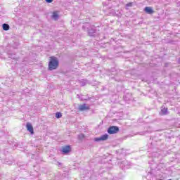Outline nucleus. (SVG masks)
Here are the masks:
<instances>
[{
	"label": "nucleus",
	"instance_id": "1",
	"mask_svg": "<svg viewBox=\"0 0 180 180\" xmlns=\"http://www.w3.org/2000/svg\"><path fill=\"white\" fill-rule=\"evenodd\" d=\"M58 59L56 57L51 56L49 63V70L53 71V70H57L58 68Z\"/></svg>",
	"mask_w": 180,
	"mask_h": 180
},
{
	"label": "nucleus",
	"instance_id": "2",
	"mask_svg": "<svg viewBox=\"0 0 180 180\" xmlns=\"http://www.w3.org/2000/svg\"><path fill=\"white\" fill-rule=\"evenodd\" d=\"M116 133H119V127L111 126L108 129V134H116Z\"/></svg>",
	"mask_w": 180,
	"mask_h": 180
},
{
	"label": "nucleus",
	"instance_id": "3",
	"mask_svg": "<svg viewBox=\"0 0 180 180\" xmlns=\"http://www.w3.org/2000/svg\"><path fill=\"white\" fill-rule=\"evenodd\" d=\"M108 137H109V135L105 134L104 135H102L100 137L94 138V141H96V142L105 141H106L107 139H108Z\"/></svg>",
	"mask_w": 180,
	"mask_h": 180
},
{
	"label": "nucleus",
	"instance_id": "4",
	"mask_svg": "<svg viewBox=\"0 0 180 180\" xmlns=\"http://www.w3.org/2000/svg\"><path fill=\"white\" fill-rule=\"evenodd\" d=\"M79 110L81 112H84V110H89V105H86V104L84 103L82 105H79Z\"/></svg>",
	"mask_w": 180,
	"mask_h": 180
},
{
	"label": "nucleus",
	"instance_id": "5",
	"mask_svg": "<svg viewBox=\"0 0 180 180\" xmlns=\"http://www.w3.org/2000/svg\"><path fill=\"white\" fill-rule=\"evenodd\" d=\"M71 151V146H66L62 148V153L63 154H68Z\"/></svg>",
	"mask_w": 180,
	"mask_h": 180
},
{
	"label": "nucleus",
	"instance_id": "6",
	"mask_svg": "<svg viewBox=\"0 0 180 180\" xmlns=\"http://www.w3.org/2000/svg\"><path fill=\"white\" fill-rule=\"evenodd\" d=\"M144 12L148 13V15H153V13H154V10L153 9V7L146 6L144 8Z\"/></svg>",
	"mask_w": 180,
	"mask_h": 180
},
{
	"label": "nucleus",
	"instance_id": "7",
	"mask_svg": "<svg viewBox=\"0 0 180 180\" xmlns=\"http://www.w3.org/2000/svg\"><path fill=\"white\" fill-rule=\"evenodd\" d=\"M26 127H27V130H28V131H30V133H31V134H34V131L33 130V126L32 125V124H30L29 122L27 123Z\"/></svg>",
	"mask_w": 180,
	"mask_h": 180
},
{
	"label": "nucleus",
	"instance_id": "8",
	"mask_svg": "<svg viewBox=\"0 0 180 180\" xmlns=\"http://www.w3.org/2000/svg\"><path fill=\"white\" fill-rule=\"evenodd\" d=\"M95 32H96V30H95V29H94V28H91V30H88V34H89V36H91V37L94 36Z\"/></svg>",
	"mask_w": 180,
	"mask_h": 180
},
{
	"label": "nucleus",
	"instance_id": "9",
	"mask_svg": "<svg viewBox=\"0 0 180 180\" xmlns=\"http://www.w3.org/2000/svg\"><path fill=\"white\" fill-rule=\"evenodd\" d=\"M52 18L53 19H54V20H57V19H58V13L56 11L53 12L52 15Z\"/></svg>",
	"mask_w": 180,
	"mask_h": 180
},
{
	"label": "nucleus",
	"instance_id": "10",
	"mask_svg": "<svg viewBox=\"0 0 180 180\" xmlns=\"http://www.w3.org/2000/svg\"><path fill=\"white\" fill-rule=\"evenodd\" d=\"M168 111V108H163L161 109V115H167V112Z\"/></svg>",
	"mask_w": 180,
	"mask_h": 180
},
{
	"label": "nucleus",
	"instance_id": "11",
	"mask_svg": "<svg viewBox=\"0 0 180 180\" xmlns=\"http://www.w3.org/2000/svg\"><path fill=\"white\" fill-rule=\"evenodd\" d=\"M2 27H3V30L6 31L9 29V25L4 23L3 24Z\"/></svg>",
	"mask_w": 180,
	"mask_h": 180
},
{
	"label": "nucleus",
	"instance_id": "12",
	"mask_svg": "<svg viewBox=\"0 0 180 180\" xmlns=\"http://www.w3.org/2000/svg\"><path fill=\"white\" fill-rule=\"evenodd\" d=\"M62 116H63V114H61V112H57L56 113V119H60V117H62Z\"/></svg>",
	"mask_w": 180,
	"mask_h": 180
},
{
	"label": "nucleus",
	"instance_id": "13",
	"mask_svg": "<svg viewBox=\"0 0 180 180\" xmlns=\"http://www.w3.org/2000/svg\"><path fill=\"white\" fill-rule=\"evenodd\" d=\"M78 139L79 140H84V139H85V136L83 134H80L78 135Z\"/></svg>",
	"mask_w": 180,
	"mask_h": 180
},
{
	"label": "nucleus",
	"instance_id": "14",
	"mask_svg": "<svg viewBox=\"0 0 180 180\" xmlns=\"http://www.w3.org/2000/svg\"><path fill=\"white\" fill-rule=\"evenodd\" d=\"M127 6H128V7L133 6V3L132 2H129V3L127 4Z\"/></svg>",
	"mask_w": 180,
	"mask_h": 180
},
{
	"label": "nucleus",
	"instance_id": "15",
	"mask_svg": "<svg viewBox=\"0 0 180 180\" xmlns=\"http://www.w3.org/2000/svg\"><path fill=\"white\" fill-rule=\"evenodd\" d=\"M46 2H47L48 4H51V2H53V0H46Z\"/></svg>",
	"mask_w": 180,
	"mask_h": 180
},
{
	"label": "nucleus",
	"instance_id": "16",
	"mask_svg": "<svg viewBox=\"0 0 180 180\" xmlns=\"http://www.w3.org/2000/svg\"><path fill=\"white\" fill-rule=\"evenodd\" d=\"M82 86H85V82H82Z\"/></svg>",
	"mask_w": 180,
	"mask_h": 180
},
{
	"label": "nucleus",
	"instance_id": "17",
	"mask_svg": "<svg viewBox=\"0 0 180 180\" xmlns=\"http://www.w3.org/2000/svg\"><path fill=\"white\" fill-rule=\"evenodd\" d=\"M58 164L59 165H61V163H60V162H58Z\"/></svg>",
	"mask_w": 180,
	"mask_h": 180
}]
</instances>
